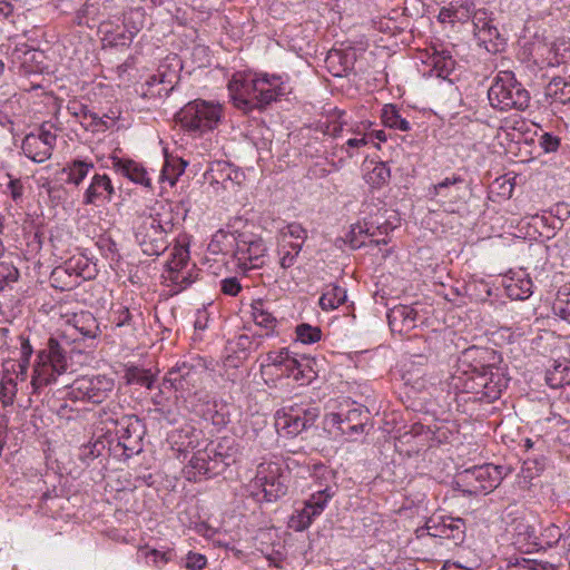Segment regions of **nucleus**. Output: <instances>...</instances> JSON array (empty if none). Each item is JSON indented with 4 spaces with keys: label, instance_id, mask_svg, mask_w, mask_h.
<instances>
[{
    "label": "nucleus",
    "instance_id": "obj_1",
    "mask_svg": "<svg viewBox=\"0 0 570 570\" xmlns=\"http://www.w3.org/2000/svg\"><path fill=\"white\" fill-rule=\"evenodd\" d=\"M492 107L500 110H525L530 104L529 91L515 79L512 71H500L488 91Z\"/></svg>",
    "mask_w": 570,
    "mask_h": 570
},
{
    "label": "nucleus",
    "instance_id": "obj_2",
    "mask_svg": "<svg viewBox=\"0 0 570 570\" xmlns=\"http://www.w3.org/2000/svg\"><path fill=\"white\" fill-rule=\"evenodd\" d=\"M223 115L219 104L196 99L186 104L176 115L175 121L185 130L199 135L214 130Z\"/></svg>",
    "mask_w": 570,
    "mask_h": 570
},
{
    "label": "nucleus",
    "instance_id": "obj_3",
    "mask_svg": "<svg viewBox=\"0 0 570 570\" xmlns=\"http://www.w3.org/2000/svg\"><path fill=\"white\" fill-rule=\"evenodd\" d=\"M173 227L171 220H163L160 214L140 216L135 237L146 255L159 256L168 246L167 235Z\"/></svg>",
    "mask_w": 570,
    "mask_h": 570
},
{
    "label": "nucleus",
    "instance_id": "obj_4",
    "mask_svg": "<svg viewBox=\"0 0 570 570\" xmlns=\"http://www.w3.org/2000/svg\"><path fill=\"white\" fill-rule=\"evenodd\" d=\"M38 357L43 363L35 367L31 380L33 392L55 382L56 376L65 373L69 366L67 351L56 337L49 338L47 351L40 352Z\"/></svg>",
    "mask_w": 570,
    "mask_h": 570
},
{
    "label": "nucleus",
    "instance_id": "obj_5",
    "mask_svg": "<svg viewBox=\"0 0 570 570\" xmlns=\"http://www.w3.org/2000/svg\"><path fill=\"white\" fill-rule=\"evenodd\" d=\"M503 474V466L500 465H474L461 471L456 483L469 494H487L500 484Z\"/></svg>",
    "mask_w": 570,
    "mask_h": 570
},
{
    "label": "nucleus",
    "instance_id": "obj_6",
    "mask_svg": "<svg viewBox=\"0 0 570 570\" xmlns=\"http://www.w3.org/2000/svg\"><path fill=\"white\" fill-rule=\"evenodd\" d=\"M320 416V409L312 405L293 404L275 413V428L278 432L294 438L313 426Z\"/></svg>",
    "mask_w": 570,
    "mask_h": 570
},
{
    "label": "nucleus",
    "instance_id": "obj_7",
    "mask_svg": "<svg viewBox=\"0 0 570 570\" xmlns=\"http://www.w3.org/2000/svg\"><path fill=\"white\" fill-rule=\"evenodd\" d=\"M235 240L234 258L236 267L246 274L250 269H257L265 264L264 257L267 247L262 237L250 233L233 234Z\"/></svg>",
    "mask_w": 570,
    "mask_h": 570
},
{
    "label": "nucleus",
    "instance_id": "obj_8",
    "mask_svg": "<svg viewBox=\"0 0 570 570\" xmlns=\"http://www.w3.org/2000/svg\"><path fill=\"white\" fill-rule=\"evenodd\" d=\"M465 521L450 515H432L424 527L415 529L416 540L424 538H439L451 540L455 546L462 543L465 538Z\"/></svg>",
    "mask_w": 570,
    "mask_h": 570
},
{
    "label": "nucleus",
    "instance_id": "obj_9",
    "mask_svg": "<svg viewBox=\"0 0 570 570\" xmlns=\"http://www.w3.org/2000/svg\"><path fill=\"white\" fill-rule=\"evenodd\" d=\"M114 380L106 375L82 376L69 386L68 397L73 401L102 403L114 390Z\"/></svg>",
    "mask_w": 570,
    "mask_h": 570
},
{
    "label": "nucleus",
    "instance_id": "obj_10",
    "mask_svg": "<svg viewBox=\"0 0 570 570\" xmlns=\"http://www.w3.org/2000/svg\"><path fill=\"white\" fill-rule=\"evenodd\" d=\"M250 487L262 489L266 502H275L287 492L285 475L281 465L275 462L261 463Z\"/></svg>",
    "mask_w": 570,
    "mask_h": 570
},
{
    "label": "nucleus",
    "instance_id": "obj_11",
    "mask_svg": "<svg viewBox=\"0 0 570 570\" xmlns=\"http://www.w3.org/2000/svg\"><path fill=\"white\" fill-rule=\"evenodd\" d=\"M507 387V381L499 368L491 366L478 375L465 377L460 389L466 393L480 395V399H487L489 402L500 397L503 389Z\"/></svg>",
    "mask_w": 570,
    "mask_h": 570
},
{
    "label": "nucleus",
    "instance_id": "obj_12",
    "mask_svg": "<svg viewBox=\"0 0 570 570\" xmlns=\"http://www.w3.org/2000/svg\"><path fill=\"white\" fill-rule=\"evenodd\" d=\"M146 432L144 422L136 415H122L116 421L118 445L124 454L130 458L142 451V439Z\"/></svg>",
    "mask_w": 570,
    "mask_h": 570
},
{
    "label": "nucleus",
    "instance_id": "obj_13",
    "mask_svg": "<svg viewBox=\"0 0 570 570\" xmlns=\"http://www.w3.org/2000/svg\"><path fill=\"white\" fill-rule=\"evenodd\" d=\"M493 353L487 348L471 346L464 350L459 357L458 371L453 376L454 386L461 387L465 377L478 375L480 372L487 371L492 365L488 363Z\"/></svg>",
    "mask_w": 570,
    "mask_h": 570
},
{
    "label": "nucleus",
    "instance_id": "obj_14",
    "mask_svg": "<svg viewBox=\"0 0 570 570\" xmlns=\"http://www.w3.org/2000/svg\"><path fill=\"white\" fill-rule=\"evenodd\" d=\"M141 11L139 9L131 10L124 18L122 26H114L111 22L101 23V31L104 33V42L106 46L115 47V48H125L129 47L132 42V39L137 35L136 27H129V23L135 20V18H140Z\"/></svg>",
    "mask_w": 570,
    "mask_h": 570
},
{
    "label": "nucleus",
    "instance_id": "obj_15",
    "mask_svg": "<svg viewBox=\"0 0 570 570\" xmlns=\"http://www.w3.org/2000/svg\"><path fill=\"white\" fill-rule=\"evenodd\" d=\"M368 420L370 412L363 406L351 409L346 413L331 414V423L351 441H355L356 436L364 432Z\"/></svg>",
    "mask_w": 570,
    "mask_h": 570
},
{
    "label": "nucleus",
    "instance_id": "obj_16",
    "mask_svg": "<svg viewBox=\"0 0 570 570\" xmlns=\"http://www.w3.org/2000/svg\"><path fill=\"white\" fill-rule=\"evenodd\" d=\"M473 33L479 43L484 46L488 51H498L500 40V32L492 23L491 13L485 9L474 11L472 16Z\"/></svg>",
    "mask_w": 570,
    "mask_h": 570
},
{
    "label": "nucleus",
    "instance_id": "obj_17",
    "mask_svg": "<svg viewBox=\"0 0 570 570\" xmlns=\"http://www.w3.org/2000/svg\"><path fill=\"white\" fill-rule=\"evenodd\" d=\"M370 232V244L386 245L389 239L386 236L394 230L400 223V218L394 212H380L365 219Z\"/></svg>",
    "mask_w": 570,
    "mask_h": 570
},
{
    "label": "nucleus",
    "instance_id": "obj_18",
    "mask_svg": "<svg viewBox=\"0 0 570 570\" xmlns=\"http://www.w3.org/2000/svg\"><path fill=\"white\" fill-rule=\"evenodd\" d=\"M254 90L258 92L257 108H264L278 97L286 95V87L281 76L256 77Z\"/></svg>",
    "mask_w": 570,
    "mask_h": 570
},
{
    "label": "nucleus",
    "instance_id": "obj_19",
    "mask_svg": "<svg viewBox=\"0 0 570 570\" xmlns=\"http://www.w3.org/2000/svg\"><path fill=\"white\" fill-rule=\"evenodd\" d=\"M419 313L413 306L396 305L387 313L389 326L392 332L401 335L407 334L416 327Z\"/></svg>",
    "mask_w": 570,
    "mask_h": 570
},
{
    "label": "nucleus",
    "instance_id": "obj_20",
    "mask_svg": "<svg viewBox=\"0 0 570 570\" xmlns=\"http://www.w3.org/2000/svg\"><path fill=\"white\" fill-rule=\"evenodd\" d=\"M256 78L236 79L229 83V90L233 99L238 108L253 109L257 108L258 92L254 90Z\"/></svg>",
    "mask_w": 570,
    "mask_h": 570
},
{
    "label": "nucleus",
    "instance_id": "obj_21",
    "mask_svg": "<svg viewBox=\"0 0 570 570\" xmlns=\"http://www.w3.org/2000/svg\"><path fill=\"white\" fill-rule=\"evenodd\" d=\"M325 62L333 76L343 77L354 68L356 52L353 48L332 49L328 51Z\"/></svg>",
    "mask_w": 570,
    "mask_h": 570
},
{
    "label": "nucleus",
    "instance_id": "obj_22",
    "mask_svg": "<svg viewBox=\"0 0 570 570\" xmlns=\"http://www.w3.org/2000/svg\"><path fill=\"white\" fill-rule=\"evenodd\" d=\"M171 256L173 258L167 264L170 274L169 278L183 288H186L195 282L190 274L181 271L189 259V252L184 246H176L173 249Z\"/></svg>",
    "mask_w": 570,
    "mask_h": 570
},
{
    "label": "nucleus",
    "instance_id": "obj_23",
    "mask_svg": "<svg viewBox=\"0 0 570 570\" xmlns=\"http://www.w3.org/2000/svg\"><path fill=\"white\" fill-rule=\"evenodd\" d=\"M114 194L115 189L110 178L105 174H96L83 194L82 203L85 205H92L99 199L110 202Z\"/></svg>",
    "mask_w": 570,
    "mask_h": 570
},
{
    "label": "nucleus",
    "instance_id": "obj_24",
    "mask_svg": "<svg viewBox=\"0 0 570 570\" xmlns=\"http://www.w3.org/2000/svg\"><path fill=\"white\" fill-rule=\"evenodd\" d=\"M199 374L200 371L196 366L183 363L168 372L167 380L176 390H188L196 385Z\"/></svg>",
    "mask_w": 570,
    "mask_h": 570
},
{
    "label": "nucleus",
    "instance_id": "obj_25",
    "mask_svg": "<svg viewBox=\"0 0 570 570\" xmlns=\"http://www.w3.org/2000/svg\"><path fill=\"white\" fill-rule=\"evenodd\" d=\"M112 167L131 181L146 187L150 186V178L148 177L147 170L140 164L131 159L112 157Z\"/></svg>",
    "mask_w": 570,
    "mask_h": 570
},
{
    "label": "nucleus",
    "instance_id": "obj_26",
    "mask_svg": "<svg viewBox=\"0 0 570 570\" xmlns=\"http://www.w3.org/2000/svg\"><path fill=\"white\" fill-rule=\"evenodd\" d=\"M21 148L24 155L35 163H43L52 155L51 147L43 144L36 134H28L22 140Z\"/></svg>",
    "mask_w": 570,
    "mask_h": 570
},
{
    "label": "nucleus",
    "instance_id": "obj_27",
    "mask_svg": "<svg viewBox=\"0 0 570 570\" xmlns=\"http://www.w3.org/2000/svg\"><path fill=\"white\" fill-rule=\"evenodd\" d=\"M94 168V163L83 159H73L65 165L61 174L66 175V183L78 187Z\"/></svg>",
    "mask_w": 570,
    "mask_h": 570
},
{
    "label": "nucleus",
    "instance_id": "obj_28",
    "mask_svg": "<svg viewBox=\"0 0 570 570\" xmlns=\"http://www.w3.org/2000/svg\"><path fill=\"white\" fill-rule=\"evenodd\" d=\"M546 382L552 389L570 384V361H554L552 368H548L546 373Z\"/></svg>",
    "mask_w": 570,
    "mask_h": 570
},
{
    "label": "nucleus",
    "instance_id": "obj_29",
    "mask_svg": "<svg viewBox=\"0 0 570 570\" xmlns=\"http://www.w3.org/2000/svg\"><path fill=\"white\" fill-rule=\"evenodd\" d=\"M188 163L179 157H171L166 155L165 164L161 169L160 179L168 181L173 187L179 176H181L187 167Z\"/></svg>",
    "mask_w": 570,
    "mask_h": 570
},
{
    "label": "nucleus",
    "instance_id": "obj_30",
    "mask_svg": "<svg viewBox=\"0 0 570 570\" xmlns=\"http://www.w3.org/2000/svg\"><path fill=\"white\" fill-rule=\"evenodd\" d=\"M222 448V445L217 448L212 446L213 453L209 455V460H207L208 466L205 469V478H213L223 473L233 461L229 454H224L220 451Z\"/></svg>",
    "mask_w": 570,
    "mask_h": 570
},
{
    "label": "nucleus",
    "instance_id": "obj_31",
    "mask_svg": "<svg viewBox=\"0 0 570 570\" xmlns=\"http://www.w3.org/2000/svg\"><path fill=\"white\" fill-rule=\"evenodd\" d=\"M432 71L436 77L446 79L455 67V60L448 51H434L431 57Z\"/></svg>",
    "mask_w": 570,
    "mask_h": 570
},
{
    "label": "nucleus",
    "instance_id": "obj_32",
    "mask_svg": "<svg viewBox=\"0 0 570 570\" xmlns=\"http://www.w3.org/2000/svg\"><path fill=\"white\" fill-rule=\"evenodd\" d=\"M335 487L327 484L324 489H320L311 494V497L305 501V504L312 510V514L314 513L318 517L322 514L328 501L335 495Z\"/></svg>",
    "mask_w": 570,
    "mask_h": 570
},
{
    "label": "nucleus",
    "instance_id": "obj_33",
    "mask_svg": "<svg viewBox=\"0 0 570 570\" xmlns=\"http://www.w3.org/2000/svg\"><path fill=\"white\" fill-rule=\"evenodd\" d=\"M381 118L384 126L389 128L401 131L411 130L410 122L401 116L400 110L394 105H385L382 109Z\"/></svg>",
    "mask_w": 570,
    "mask_h": 570
},
{
    "label": "nucleus",
    "instance_id": "obj_34",
    "mask_svg": "<svg viewBox=\"0 0 570 570\" xmlns=\"http://www.w3.org/2000/svg\"><path fill=\"white\" fill-rule=\"evenodd\" d=\"M346 291L337 285H332L320 298V306L323 311H332L344 304Z\"/></svg>",
    "mask_w": 570,
    "mask_h": 570
},
{
    "label": "nucleus",
    "instance_id": "obj_35",
    "mask_svg": "<svg viewBox=\"0 0 570 570\" xmlns=\"http://www.w3.org/2000/svg\"><path fill=\"white\" fill-rule=\"evenodd\" d=\"M75 328L83 336L94 338L97 336L99 326L94 317V315L89 312L80 313L79 315H75L73 317Z\"/></svg>",
    "mask_w": 570,
    "mask_h": 570
},
{
    "label": "nucleus",
    "instance_id": "obj_36",
    "mask_svg": "<svg viewBox=\"0 0 570 570\" xmlns=\"http://www.w3.org/2000/svg\"><path fill=\"white\" fill-rule=\"evenodd\" d=\"M547 96L554 101L566 104L570 100V80L561 77L553 78L547 87Z\"/></svg>",
    "mask_w": 570,
    "mask_h": 570
},
{
    "label": "nucleus",
    "instance_id": "obj_37",
    "mask_svg": "<svg viewBox=\"0 0 570 570\" xmlns=\"http://www.w3.org/2000/svg\"><path fill=\"white\" fill-rule=\"evenodd\" d=\"M316 514H312V510L304 503V508L301 510H296L288 520V527L294 531L301 532L306 530L314 519Z\"/></svg>",
    "mask_w": 570,
    "mask_h": 570
},
{
    "label": "nucleus",
    "instance_id": "obj_38",
    "mask_svg": "<svg viewBox=\"0 0 570 570\" xmlns=\"http://www.w3.org/2000/svg\"><path fill=\"white\" fill-rule=\"evenodd\" d=\"M366 222L357 223L352 226L347 237V242L352 248H361L370 244V232Z\"/></svg>",
    "mask_w": 570,
    "mask_h": 570
},
{
    "label": "nucleus",
    "instance_id": "obj_39",
    "mask_svg": "<svg viewBox=\"0 0 570 570\" xmlns=\"http://www.w3.org/2000/svg\"><path fill=\"white\" fill-rule=\"evenodd\" d=\"M252 315L254 322L265 328H272L276 324V318L273 314L265 307L263 301H254L252 304Z\"/></svg>",
    "mask_w": 570,
    "mask_h": 570
},
{
    "label": "nucleus",
    "instance_id": "obj_40",
    "mask_svg": "<svg viewBox=\"0 0 570 570\" xmlns=\"http://www.w3.org/2000/svg\"><path fill=\"white\" fill-rule=\"evenodd\" d=\"M125 379L128 384H139L151 389L154 384V376L148 370L130 366L125 372Z\"/></svg>",
    "mask_w": 570,
    "mask_h": 570
},
{
    "label": "nucleus",
    "instance_id": "obj_41",
    "mask_svg": "<svg viewBox=\"0 0 570 570\" xmlns=\"http://www.w3.org/2000/svg\"><path fill=\"white\" fill-rule=\"evenodd\" d=\"M391 177V170L385 163H376L372 170L366 175V181L372 187L380 188L387 184Z\"/></svg>",
    "mask_w": 570,
    "mask_h": 570
},
{
    "label": "nucleus",
    "instance_id": "obj_42",
    "mask_svg": "<svg viewBox=\"0 0 570 570\" xmlns=\"http://www.w3.org/2000/svg\"><path fill=\"white\" fill-rule=\"evenodd\" d=\"M17 394V383L9 374H4L0 381V401L4 407L13 404Z\"/></svg>",
    "mask_w": 570,
    "mask_h": 570
},
{
    "label": "nucleus",
    "instance_id": "obj_43",
    "mask_svg": "<svg viewBox=\"0 0 570 570\" xmlns=\"http://www.w3.org/2000/svg\"><path fill=\"white\" fill-rule=\"evenodd\" d=\"M281 371L282 374L293 376L295 381L306 380L307 382H311L313 380V375L305 373V370L302 368V363L291 355L287 357Z\"/></svg>",
    "mask_w": 570,
    "mask_h": 570
},
{
    "label": "nucleus",
    "instance_id": "obj_44",
    "mask_svg": "<svg viewBox=\"0 0 570 570\" xmlns=\"http://www.w3.org/2000/svg\"><path fill=\"white\" fill-rule=\"evenodd\" d=\"M297 340L304 344H313L321 340L322 331L317 326H312L307 323H302L295 330Z\"/></svg>",
    "mask_w": 570,
    "mask_h": 570
},
{
    "label": "nucleus",
    "instance_id": "obj_45",
    "mask_svg": "<svg viewBox=\"0 0 570 570\" xmlns=\"http://www.w3.org/2000/svg\"><path fill=\"white\" fill-rule=\"evenodd\" d=\"M111 317H112V324L116 327H119V328L126 327L129 331L135 330L134 315L131 314V312L129 311L128 307L118 306L117 308H114L111 312Z\"/></svg>",
    "mask_w": 570,
    "mask_h": 570
},
{
    "label": "nucleus",
    "instance_id": "obj_46",
    "mask_svg": "<svg viewBox=\"0 0 570 570\" xmlns=\"http://www.w3.org/2000/svg\"><path fill=\"white\" fill-rule=\"evenodd\" d=\"M73 114L77 117H81L82 120H89L88 124H86V129L99 130L100 127H107L106 121L99 117L96 112H92L87 106L79 105L78 110H75Z\"/></svg>",
    "mask_w": 570,
    "mask_h": 570
},
{
    "label": "nucleus",
    "instance_id": "obj_47",
    "mask_svg": "<svg viewBox=\"0 0 570 570\" xmlns=\"http://www.w3.org/2000/svg\"><path fill=\"white\" fill-rule=\"evenodd\" d=\"M139 557H144L148 564H150L149 562L151 561L155 567H164L173 560L175 553L171 550L161 552L153 549L139 551Z\"/></svg>",
    "mask_w": 570,
    "mask_h": 570
},
{
    "label": "nucleus",
    "instance_id": "obj_48",
    "mask_svg": "<svg viewBox=\"0 0 570 570\" xmlns=\"http://www.w3.org/2000/svg\"><path fill=\"white\" fill-rule=\"evenodd\" d=\"M212 446H207L204 450L197 451L190 459L189 465L195 471L194 474H198L199 476H205V469L207 465V460H209V455H212Z\"/></svg>",
    "mask_w": 570,
    "mask_h": 570
},
{
    "label": "nucleus",
    "instance_id": "obj_49",
    "mask_svg": "<svg viewBox=\"0 0 570 570\" xmlns=\"http://www.w3.org/2000/svg\"><path fill=\"white\" fill-rule=\"evenodd\" d=\"M105 449V444L102 441H95L94 443L85 444L79 450V460L85 463L89 464L90 461L98 458L101 454V451Z\"/></svg>",
    "mask_w": 570,
    "mask_h": 570
},
{
    "label": "nucleus",
    "instance_id": "obj_50",
    "mask_svg": "<svg viewBox=\"0 0 570 570\" xmlns=\"http://www.w3.org/2000/svg\"><path fill=\"white\" fill-rule=\"evenodd\" d=\"M518 283L508 286L509 296L515 299H525L532 294L531 279H520Z\"/></svg>",
    "mask_w": 570,
    "mask_h": 570
},
{
    "label": "nucleus",
    "instance_id": "obj_51",
    "mask_svg": "<svg viewBox=\"0 0 570 570\" xmlns=\"http://www.w3.org/2000/svg\"><path fill=\"white\" fill-rule=\"evenodd\" d=\"M552 309L557 316L570 323V294H559Z\"/></svg>",
    "mask_w": 570,
    "mask_h": 570
},
{
    "label": "nucleus",
    "instance_id": "obj_52",
    "mask_svg": "<svg viewBox=\"0 0 570 570\" xmlns=\"http://www.w3.org/2000/svg\"><path fill=\"white\" fill-rule=\"evenodd\" d=\"M19 272L13 265L4 262L0 263V292L10 283L17 282Z\"/></svg>",
    "mask_w": 570,
    "mask_h": 570
},
{
    "label": "nucleus",
    "instance_id": "obj_53",
    "mask_svg": "<svg viewBox=\"0 0 570 570\" xmlns=\"http://www.w3.org/2000/svg\"><path fill=\"white\" fill-rule=\"evenodd\" d=\"M515 531L519 540L541 546L540 542H537L538 537L535 535L534 528L527 522H519L515 527Z\"/></svg>",
    "mask_w": 570,
    "mask_h": 570
},
{
    "label": "nucleus",
    "instance_id": "obj_54",
    "mask_svg": "<svg viewBox=\"0 0 570 570\" xmlns=\"http://www.w3.org/2000/svg\"><path fill=\"white\" fill-rule=\"evenodd\" d=\"M206 563V557L200 553L189 552L185 558V567L187 570H203Z\"/></svg>",
    "mask_w": 570,
    "mask_h": 570
},
{
    "label": "nucleus",
    "instance_id": "obj_55",
    "mask_svg": "<svg viewBox=\"0 0 570 570\" xmlns=\"http://www.w3.org/2000/svg\"><path fill=\"white\" fill-rule=\"evenodd\" d=\"M473 8V3L470 0H455L452 2L451 11H454V14L459 19H463L469 17L471 10Z\"/></svg>",
    "mask_w": 570,
    "mask_h": 570
},
{
    "label": "nucleus",
    "instance_id": "obj_56",
    "mask_svg": "<svg viewBox=\"0 0 570 570\" xmlns=\"http://www.w3.org/2000/svg\"><path fill=\"white\" fill-rule=\"evenodd\" d=\"M220 289L226 295L236 296L240 292L242 285L236 277H227L220 281Z\"/></svg>",
    "mask_w": 570,
    "mask_h": 570
},
{
    "label": "nucleus",
    "instance_id": "obj_57",
    "mask_svg": "<svg viewBox=\"0 0 570 570\" xmlns=\"http://www.w3.org/2000/svg\"><path fill=\"white\" fill-rule=\"evenodd\" d=\"M367 144V140L365 136L361 138H351L346 141L344 146H342V150L346 153V156L348 158L354 157L357 153V149H360L362 146H365Z\"/></svg>",
    "mask_w": 570,
    "mask_h": 570
},
{
    "label": "nucleus",
    "instance_id": "obj_58",
    "mask_svg": "<svg viewBox=\"0 0 570 570\" xmlns=\"http://www.w3.org/2000/svg\"><path fill=\"white\" fill-rule=\"evenodd\" d=\"M288 356H289V352L285 348H283L278 352H269L267 354V365L283 368Z\"/></svg>",
    "mask_w": 570,
    "mask_h": 570
},
{
    "label": "nucleus",
    "instance_id": "obj_59",
    "mask_svg": "<svg viewBox=\"0 0 570 570\" xmlns=\"http://www.w3.org/2000/svg\"><path fill=\"white\" fill-rule=\"evenodd\" d=\"M507 567H519L522 570H538V563L535 560L518 557L511 558Z\"/></svg>",
    "mask_w": 570,
    "mask_h": 570
},
{
    "label": "nucleus",
    "instance_id": "obj_60",
    "mask_svg": "<svg viewBox=\"0 0 570 570\" xmlns=\"http://www.w3.org/2000/svg\"><path fill=\"white\" fill-rule=\"evenodd\" d=\"M560 145V139L551 134H543L540 138V146L547 153L556 151Z\"/></svg>",
    "mask_w": 570,
    "mask_h": 570
},
{
    "label": "nucleus",
    "instance_id": "obj_61",
    "mask_svg": "<svg viewBox=\"0 0 570 570\" xmlns=\"http://www.w3.org/2000/svg\"><path fill=\"white\" fill-rule=\"evenodd\" d=\"M461 181H462V179L456 176L446 177L442 181L433 185V195L434 196H438V195L446 196V194H444V190L448 189L450 186L461 183Z\"/></svg>",
    "mask_w": 570,
    "mask_h": 570
},
{
    "label": "nucleus",
    "instance_id": "obj_62",
    "mask_svg": "<svg viewBox=\"0 0 570 570\" xmlns=\"http://www.w3.org/2000/svg\"><path fill=\"white\" fill-rule=\"evenodd\" d=\"M37 136H39L40 140L43 144L51 147V151L53 150L57 136L50 129L47 128V124H43L40 127L39 134Z\"/></svg>",
    "mask_w": 570,
    "mask_h": 570
},
{
    "label": "nucleus",
    "instance_id": "obj_63",
    "mask_svg": "<svg viewBox=\"0 0 570 570\" xmlns=\"http://www.w3.org/2000/svg\"><path fill=\"white\" fill-rule=\"evenodd\" d=\"M286 230L287 232L285 233V235H289L293 238L301 239L302 243L305 240L307 236L306 230L302 227V225L297 223L289 224L286 227Z\"/></svg>",
    "mask_w": 570,
    "mask_h": 570
},
{
    "label": "nucleus",
    "instance_id": "obj_64",
    "mask_svg": "<svg viewBox=\"0 0 570 570\" xmlns=\"http://www.w3.org/2000/svg\"><path fill=\"white\" fill-rule=\"evenodd\" d=\"M544 535L549 538V540L546 542L548 546L558 542L562 538L560 529L553 524L546 529Z\"/></svg>",
    "mask_w": 570,
    "mask_h": 570
}]
</instances>
